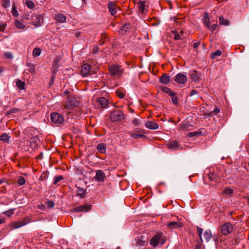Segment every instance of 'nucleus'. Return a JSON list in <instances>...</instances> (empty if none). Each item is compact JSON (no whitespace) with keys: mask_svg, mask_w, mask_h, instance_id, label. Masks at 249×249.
Returning <instances> with one entry per match:
<instances>
[{"mask_svg":"<svg viewBox=\"0 0 249 249\" xmlns=\"http://www.w3.org/2000/svg\"><path fill=\"white\" fill-rule=\"evenodd\" d=\"M79 102L78 98L75 97L74 95H69L67 100L63 105L64 108L66 110H71L77 106Z\"/></svg>","mask_w":249,"mask_h":249,"instance_id":"f257e3e1","label":"nucleus"},{"mask_svg":"<svg viewBox=\"0 0 249 249\" xmlns=\"http://www.w3.org/2000/svg\"><path fill=\"white\" fill-rule=\"evenodd\" d=\"M31 220L29 217H25L21 220L18 221H13L8 225L9 227L11 230L17 229L23 227L30 222Z\"/></svg>","mask_w":249,"mask_h":249,"instance_id":"f03ea898","label":"nucleus"},{"mask_svg":"<svg viewBox=\"0 0 249 249\" xmlns=\"http://www.w3.org/2000/svg\"><path fill=\"white\" fill-rule=\"evenodd\" d=\"M163 234L161 232L156 233L150 240V244L153 247H156L158 245H162L165 242V239L163 237Z\"/></svg>","mask_w":249,"mask_h":249,"instance_id":"7ed1b4c3","label":"nucleus"},{"mask_svg":"<svg viewBox=\"0 0 249 249\" xmlns=\"http://www.w3.org/2000/svg\"><path fill=\"white\" fill-rule=\"evenodd\" d=\"M220 232L223 235H227L233 231V226L230 222H226L220 226Z\"/></svg>","mask_w":249,"mask_h":249,"instance_id":"20e7f679","label":"nucleus"},{"mask_svg":"<svg viewBox=\"0 0 249 249\" xmlns=\"http://www.w3.org/2000/svg\"><path fill=\"white\" fill-rule=\"evenodd\" d=\"M124 118L123 112L120 110H113L110 115V118L112 121H120Z\"/></svg>","mask_w":249,"mask_h":249,"instance_id":"39448f33","label":"nucleus"},{"mask_svg":"<svg viewBox=\"0 0 249 249\" xmlns=\"http://www.w3.org/2000/svg\"><path fill=\"white\" fill-rule=\"evenodd\" d=\"M109 71L110 74L113 76H120L124 72V71L122 67L115 65L110 67Z\"/></svg>","mask_w":249,"mask_h":249,"instance_id":"423d86ee","label":"nucleus"},{"mask_svg":"<svg viewBox=\"0 0 249 249\" xmlns=\"http://www.w3.org/2000/svg\"><path fill=\"white\" fill-rule=\"evenodd\" d=\"M32 24L36 27H39L42 25L43 23V18L40 15H35L32 17Z\"/></svg>","mask_w":249,"mask_h":249,"instance_id":"0eeeda50","label":"nucleus"},{"mask_svg":"<svg viewBox=\"0 0 249 249\" xmlns=\"http://www.w3.org/2000/svg\"><path fill=\"white\" fill-rule=\"evenodd\" d=\"M51 120L55 124H61L64 121L63 117L57 112H53L51 114Z\"/></svg>","mask_w":249,"mask_h":249,"instance_id":"6e6552de","label":"nucleus"},{"mask_svg":"<svg viewBox=\"0 0 249 249\" xmlns=\"http://www.w3.org/2000/svg\"><path fill=\"white\" fill-rule=\"evenodd\" d=\"M174 80L178 84H184L187 80V78L186 76L181 73L177 74L174 77Z\"/></svg>","mask_w":249,"mask_h":249,"instance_id":"1a4fd4ad","label":"nucleus"},{"mask_svg":"<svg viewBox=\"0 0 249 249\" xmlns=\"http://www.w3.org/2000/svg\"><path fill=\"white\" fill-rule=\"evenodd\" d=\"M189 75L192 80L195 82H198L200 80L201 73L196 70L191 71Z\"/></svg>","mask_w":249,"mask_h":249,"instance_id":"9d476101","label":"nucleus"},{"mask_svg":"<svg viewBox=\"0 0 249 249\" xmlns=\"http://www.w3.org/2000/svg\"><path fill=\"white\" fill-rule=\"evenodd\" d=\"M144 131L143 130L137 129L135 130L134 133L130 132L131 137L138 139L140 138H143L144 137L143 133Z\"/></svg>","mask_w":249,"mask_h":249,"instance_id":"9b49d317","label":"nucleus"},{"mask_svg":"<svg viewBox=\"0 0 249 249\" xmlns=\"http://www.w3.org/2000/svg\"><path fill=\"white\" fill-rule=\"evenodd\" d=\"M54 18L58 22L61 23L65 22L67 19L66 17L64 14L57 13L55 14Z\"/></svg>","mask_w":249,"mask_h":249,"instance_id":"f8f14e48","label":"nucleus"},{"mask_svg":"<svg viewBox=\"0 0 249 249\" xmlns=\"http://www.w3.org/2000/svg\"><path fill=\"white\" fill-rule=\"evenodd\" d=\"M106 178V175L104 172L102 170H98L96 172L95 179L96 181L103 182Z\"/></svg>","mask_w":249,"mask_h":249,"instance_id":"ddd939ff","label":"nucleus"},{"mask_svg":"<svg viewBox=\"0 0 249 249\" xmlns=\"http://www.w3.org/2000/svg\"><path fill=\"white\" fill-rule=\"evenodd\" d=\"M167 226L169 229H175L181 227L182 224L179 221H172L167 223Z\"/></svg>","mask_w":249,"mask_h":249,"instance_id":"4468645a","label":"nucleus"},{"mask_svg":"<svg viewBox=\"0 0 249 249\" xmlns=\"http://www.w3.org/2000/svg\"><path fill=\"white\" fill-rule=\"evenodd\" d=\"M90 209V206L88 204H84L74 209L75 212H88Z\"/></svg>","mask_w":249,"mask_h":249,"instance_id":"2eb2a0df","label":"nucleus"},{"mask_svg":"<svg viewBox=\"0 0 249 249\" xmlns=\"http://www.w3.org/2000/svg\"><path fill=\"white\" fill-rule=\"evenodd\" d=\"M107 8L112 16H114L117 13L116 6L113 2H109L107 4Z\"/></svg>","mask_w":249,"mask_h":249,"instance_id":"dca6fc26","label":"nucleus"},{"mask_svg":"<svg viewBox=\"0 0 249 249\" xmlns=\"http://www.w3.org/2000/svg\"><path fill=\"white\" fill-rule=\"evenodd\" d=\"M90 72V66L88 64H84L82 65L81 73L83 76H87Z\"/></svg>","mask_w":249,"mask_h":249,"instance_id":"f3484780","label":"nucleus"},{"mask_svg":"<svg viewBox=\"0 0 249 249\" xmlns=\"http://www.w3.org/2000/svg\"><path fill=\"white\" fill-rule=\"evenodd\" d=\"M167 145L168 148L173 150H176L179 149V144L177 141H171L168 143Z\"/></svg>","mask_w":249,"mask_h":249,"instance_id":"a211bd4d","label":"nucleus"},{"mask_svg":"<svg viewBox=\"0 0 249 249\" xmlns=\"http://www.w3.org/2000/svg\"><path fill=\"white\" fill-rule=\"evenodd\" d=\"M145 126L149 129L155 130L159 128V125L151 121H147L145 123Z\"/></svg>","mask_w":249,"mask_h":249,"instance_id":"6ab92c4d","label":"nucleus"},{"mask_svg":"<svg viewBox=\"0 0 249 249\" xmlns=\"http://www.w3.org/2000/svg\"><path fill=\"white\" fill-rule=\"evenodd\" d=\"M170 81V76L167 74H163L160 78V81L163 84H167Z\"/></svg>","mask_w":249,"mask_h":249,"instance_id":"aec40b11","label":"nucleus"},{"mask_svg":"<svg viewBox=\"0 0 249 249\" xmlns=\"http://www.w3.org/2000/svg\"><path fill=\"white\" fill-rule=\"evenodd\" d=\"M97 149L101 153H105L106 151V144L103 143H99L97 146Z\"/></svg>","mask_w":249,"mask_h":249,"instance_id":"412c9836","label":"nucleus"},{"mask_svg":"<svg viewBox=\"0 0 249 249\" xmlns=\"http://www.w3.org/2000/svg\"><path fill=\"white\" fill-rule=\"evenodd\" d=\"M204 24L208 28H210V21L208 13H206L203 19Z\"/></svg>","mask_w":249,"mask_h":249,"instance_id":"4be33fe9","label":"nucleus"},{"mask_svg":"<svg viewBox=\"0 0 249 249\" xmlns=\"http://www.w3.org/2000/svg\"><path fill=\"white\" fill-rule=\"evenodd\" d=\"M77 195L78 196H80L81 198L84 197L85 196L86 190H85L83 188L77 187Z\"/></svg>","mask_w":249,"mask_h":249,"instance_id":"5701e85b","label":"nucleus"},{"mask_svg":"<svg viewBox=\"0 0 249 249\" xmlns=\"http://www.w3.org/2000/svg\"><path fill=\"white\" fill-rule=\"evenodd\" d=\"M203 236L207 242L209 241L212 237L211 231L209 230L206 231L204 233Z\"/></svg>","mask_w":249,"mask_h":249,"instance_id":"b1692460","label":"nucleus"},{"mask_svg":"<svg viewBox=\"0 0 249 249\" xmlns=\"http://www.w3.org/2000/svg\"><path fill=\"white\" fill-rule=\"evenodd\" d=\"M145 2L144 1H140L138 3L139 10L142 14L145 12Z\"/></svg>","mask_w":249,"mask_h":249,"instance_id":"393cba45","label":"nucleus"},{"mask_svg":"<svg viewBox=\"0 0 249 249\" xmlns=\"http://www.w3.org/2000/svg\"><path fill=\"white\" fill-rule=\"evenodd\" d=\"M161 89L163 92L167 93L169 96L174 95V92L168 87H161Z\"/></svg>","mask_w":249,"mask_h":249,"instance_id":"a878e982","label":"nucleus"},{"mask_svg":"<svg viewBox=\"0 0 249 249\" xmlns=\"http://www.w3.org/2000/svg\"><path fill=\"white\" fill-rule=\"evenodd\" d=\"M16 85L17 87L21 90L24 89L25 88V83L20 79L17 80Z\"/></svg>","mask_w":249,"mask_h":249,"instance_id":"bb28decb","label":"nucleus"},{"mask_svg":"<svg viewBox=\"0 0 249 249\" xmlns=\"http://www.w3.org/2000/svg\"><path fill=\"white\" fill-rule=\"evenodd\" d=\"M98 102L101 104L103 107H105L107 104V100L103 97L99 98L98 99Z\"/></svg>","mask_w":249,"mask_h":249,"instance_id":"cd10ccee","label":"nucleus"},{"mask_svg":"<svg viewBox=\"0 0 249 249\" xmlns=\"http://www.w3.org/2000/svg\"><path fill=\"white\" fill-rule=\"evenodd\" d=\"M10 137L6 133H4L0 136V141L4 142L7 143L9 142Z\"/></svg>","mask_w":249,"mask_h":249,"instance_id":"c85d7f7f","label":"nucleus"},{"mask_svg":"<svg viewBox=\"0 0 249 249\" xmlns=\"http://www.w3.org/2000/svg\"><path fill=\"white\" fill-rule=\"evenodd\" d=\"M219 23L221 25L228 26L230 24V21L226 19H225L223 17H220L219 18Z\"/></svg>","mask_w":249,"mask_h":249,"instance_id":"c756f323","label":"nucleus"},{"mask_svg":"<svg viewBox=\"0 0 249 249\" xmlns=\"http://www.w3.org/2000/svg\"><path fill=\"white\" fill-rule=\"evenodd\" d=\"M15 24L16 27L19 29H24L26 27L24 24H23L21 22L17 19L15 20Z\"/></svg>","mask_w":249,"mask_h":249,"instance_id":"7c9ffc66","label":"nucleus"},{"mask_svg":"<svg viewBox=\"0 0 249 249\" xmlns=\"http://www.w3.org/2000/svg\"><path fill=\"white\" fill-rule=\"evenodd\" d=\"M234 191L232 189L230 188L226 187L223 191V194L226 195H232Z\"/></svg>","mask_w":249,"mask_h":249,"instance_id":"2f4dec72","label":"nucleus"},{"mask_svg":"<svg viewBox=\"0 0 249 249\" xmlns=\"http://www.w3.org/2000/svg\"><path fill=\"white\" fill-rule=\"evenodd\" d=\"M41 51V49L38 48H35L33 52V55L34 57H37L40 55Z\"/></svg>","mask_w":249,"mask_h":249,"instance_id":"473e14b6","label":"nucleus"},{"mask_svg":"<svg viewBox=\"0 0 249 249\" xmlns=\"http://www.w3.org/2000/svg\"><path fill=\"white\" fill-rule=\"evenodd\" d=\"M130 24H125L121 27V30L122 32V33H126L130 28Z\"/></svg>","mask_w":249,"mask_h":249,"instance_id":"72a5a7b5","label":"nucleus"},{"mask_svg":"<svg viewBox=\"0 0 249 249\" xmlns=\"http://www.w3.org/2000/svg\"><path fill=\"white\" fill-rule=\"evenodd\" d=\"M171 97L172 103L174 105H177L178 104V98L176 96V93L174 92V95L170 96Z\"/></svg>","mask_w":249,"mask_h":249,"instance_id":"f704fd0d","label":"nucleus"},{"mask_svg":"<svg viewBox=\"0 0 249 249\" xmlns=\"http://www.w3.org/2000/svg\"><path fill=\"white\" fill-rule=\"evenodd\" d=\"M142 238L143 236H142L141 237H138L137 239V243L139 245L141 246H144L146 244L145 241L142 240Z\"/></svg>","mask_w":249,"mask_h":249,"instance_id":"c9c22d12","label":"nucleus"},{"mask_svg":"<svg viewBox=\"0 0 249 249\" xmlns=\"http://www.w3.org/2000/svg\"><path fill=\"white\" fill-rule=\"evenodd\" d=\"M222 54V52L220 50H216L215 52L213 53L211 55L212 59H215V57L217 56H220Z\"/></svg>","mask_w":249,"mask_h":249,"instance_id":"e433bc0d","label":"nucleus"},{"mask_svg":"<svg viewBox=\"0 0 249 249\" xmlns=\"http://www.w3.org/2000/svg\"><path fill=\"white\" fill-rule=\"evenodd\" d=\"M25 183V179L23 177H20L18 180V183L19 186L24 184Z\"/></svg>","mask_w":249,"mask_h":249,"instance_id":"4c0bfd02","label":"nucleus"},{"mask_svg":"<svg viewBox=\"0 0 249 249\" xmlns=\"http://www.w3.org/2000/svg\"><path fill=\"white\" fill-rule=\"evenodd\" d=\"M63 179V177L62 176H59L55 177L54 178V181L53 184H57V183L60 180H62Z\"/></svg>","mask_w":249,"mask_h":249,"instance_id":"58836bf2","label":"nucleus"},{"mask_svg":"<svg viewBox=\"0 0 249 249\" xmlns=\"http://www.w3.org/2000/svg\"><path fill=\"white\" fill-rule=\"evenodd\" d=\"M12 14L13 16L15 17H17L18 16V12L17 10V9L15 5H13L12 9Z\"/></svg>","mask_w":249,"mask_h":249,"instance_id":"ea45409f","label":"nucleus"},{"mask_svg":"<svg viewBox=\"0 0 249 249\" xmlns=\"http://www.w3.org/2000/svg\"><path fill=\"white\" fill-rule=\"evenodd\" d=\"M197 232H198L199 237L200 239V242H202L203 240H202V234L203 230V229H202V228H201L200 227H197Z\"/></svg>","mask_w":249,"mask_h":249,"instance_id":"a19ab883","label":"nucleus"},{"mask_svg":"<svg viewBox=\"0 0 249 249\" xmlns=\"http://www.w3.org/2000/svg\"><path fill=\"white\" fill-rule=\"evenodd\" d=\"M14 209H10L9 210L4 212L3 213H4L8 217H10L14 214Z\"/></svg>","mask_w":249,"mask_h":249,"instance_id":"79ce46f5","label":"nucleus"},{"mask_svg":"<svg viewBox=\"0 0 249 249\" xmlns=\"http://www.w3.org/2000/svg\"><path fill=\"white\" fill-rule=\"evenodd\" d=\"M48 174L47 173H43L40 176L39 179L41 181L45 180L48 178Z\"/></svg>","mask_w":249,"mask_h":249,"instance_id":"37998d69","label":"nucleus"},{"mask_svg":"<svg viewBox=\"0 0 249 249\" xmlns=\"http://www.w3.org/2000/svg\"><path fill=\"white\" fill-rule=\"evenodd\" d=\"M26 5L30 9L33 8L35 4L32 1L27 0L26 1Z\"/></svg>","mask_w":249,"mask_h":249,"instance_id":"c03bdc74","label":"nucleus"},{"mask_svg":"<svg viewBox=\"0 0 249 249\" xmlns=\"http://www.w3.org/2000/svg\"><path fill=\"white\" fill-rule=\"evenodd\" d=\"M220 112V109L218 107H215L213 111L210 113V116H212L214 114H216Z\"/></svg>","mask_w":249,"mask_h":249,"instance_id":"a18cd8bd","label":"nucleus"},{"mask_svg":"<svg viewBox=\"0 0 249 249\" xmlns=\"http://www.w3.org/2000/svg\"><path fill=\"white\" fill-rule=\"evenodd\" d=\"M133 124L135 125L138 126L140 125L141 121L140 120H139L137 118H135L133 120Z\"/></svg>","mask_w":249,"mask_h":249,"instance_id":"49530a36","label":"nucleus"},{"mask_svg":"<svg viewBox=\"0 0 249 249\" xmlns=\"http://www.w3.org/2000/svg\"><path fill=\"white\" fill-rule=\"evenodd\" d=\"M116 92L117 96H119L120 98L122 99L124 97L125 94L123 92L119 90H116Z\"/></svg>","mask_w":249,"mask_h":249,"instance_id":"de8ad7c7","label":"nucleus"},{"mask_svg":"<svg viewBox=\"0 0 249 249\" xmlns=\"http://www.w3.org/2000/svg\"><path fill=\"white\" fill-rule=\"evenodd\" d=\"M2 5L5 8L8 7L10 5V0H3Z\"/></svg>","mask_w":249,"mask_h":249,"instance_id":"09e8293b","label":"nucleus"},{"mask_svg":"<svg viewBox=\"0 0 249 249\" xmlns=\"http://www.w3.org/2000/svg\"><path fill=\"white\" fill-rule=\"evenodd\" d=\"M27 66L29 67V68H30V71L31 72H34L35 71V69H34V65L33 64H27Z\"/></svg>","mask_w":249,"mask_h":249,"instance_id":"8fccbe9b","label":"nucleus"},{"mask_svg":"<svg viewBox=\"0 0 249 249\" xmlns=\"http://www.w3.org/2000/svg\"><path fill=\"white\" fill-rule=\"evenodd\" d=\"M47 205L49 208H53L54 206V203L53 201H48L47 202Z\"/></svg>","mask_w":249,"mask_h":249,"instance_id":"3c124183","label":"nucleus"},{"mask_svg":"<svg viewBox=\"0 0 249 249\" xmlns=\"http://www.w3.org/2000/svg\"><path fill=\"white\" fill-rule=\"evenodd\" d=\"M4 56L8 59H11L13 57V55L11 53L9 52H6L4 54Z\"/></svg>","mask_w":249,"mask_h":249,"instance_id":"603ef678","label":"nucleus"},{"mask_svg":"<svg viewBox=\"0 0 249 249\" xmlns=\"http://www.w3.org/2000/svg\"><path fill=\"white\" fill-rule=\"evenodd\" d=\"M208 176H209V179L211 180L214 181L216 179L215 175L213 173H211V174H209Z\"/></svg>","mask_w":249,"mask_h":249,"instance_id":"864d4df0","label":"nucleus"},{"mask_svg":"<svg viewBox=\"0 0 249 249\" xmlns=\"http://www.w3.org/2000/svg\"><path fill=\"white\" fill-rule=\"evenodd\" d=\"M217 26V24H213L212 25L210 26V28L209 29H210L211 31L213 32L215 30Z\"/></svg>","mask_w":249,"mask_h":249,"instance_id":"5fc2aeb1","label":"nucleus"},{"mask_svg":"<svg viewBox=\"0 0 249 249\" xmlns=\"http://www.w3.org/2000/svg\"><path fill=\"white\" fill-rule=\"evenodd\" d=\"M181 38L180 37V35L177 33V32H175V36H174V39L175 40H179Z\"/></svg>","mask_w":249,"mask_h":249,"instance_id":"6e6d98bb","label":"nucleus"},{"mask_svg":"<svg viewBox=\"0 0 249 249\" xmlns=\"http://www.w3.org/2000/svg\"><path fill=\"white\" fill-rule=\"evenodd\" d=\"M198 94V92L196 90H195V89H193L190 94V96H193L195 95H196Z\"/></svg>","mask_w":249,"mask_h":249,"instance_id":"4d7b16f0","label":"nucleus"},{"mask_svg":"<svg viewBox=\"0 0 249 249\" xmlns=\"http://www.w3.org/2000/svg\"><path fill=\"white\" fill-rule=\"evenodd\" d=\"M6 28V26L4 24H0V31H3Z\"/></svg>","mask_w":249,"mask_h":249,"instance_id":"13d9d810","label":"nucleus"},{"mask_svg":"<svg viewBox=\"0 0 249 249\" xmlns=\"http://www.w3.org/2000/svg\"><path fill=\"white\" fill-rule=\"evenodd\" d=\"M98 52V47L96 46H94L93 48V53H96Z\"/></svg>","mask_w":249,"mask_h":249,"instance_id":"bf43d9fd","label":"nucleus"},{"mask_svg":"<svg viewBox=\"0 0 249 249\" xmlns=\"http://www.w3.org/2000/svg\"><path fill=\"white\" fill-rule=\"evenodd\" d=\"M200 42H196V43H195L194 44H193V47L195 49H196L198 46L199 45H200Z\"/></svg>","mask_w":249,"mask_h":249,"instance_id":"052dcab7","label":"nucleus"},{"mask_svg":"<svg viewBox=\"0 0 249 249\" xmlns=\"http://www.w3.org/2000/svg\"><path fill=\"white\" fill-rule=\"evenodd\" d=\"M200 243H197V244L196 246L195 249H201Z\"/></svg>","mask_w":249,"mask_h":249,"instance_id":"680f3d73","label":"nucleus"},{"mask_svg":"<svg viewBox=\"0 0 249 249\" xmlns=\"http://www.w3.org/2000/svg\"><path fill=\"white\" fill-rule=\"evenodd\" d=\"M187 124H183L181 125V128L182 129H185L187 128Z\"/></svg>","mask_w":249,"mask_h":249,"instance_id":"e2e57ef3","label":"nucleus"},{"mask_svg":"<svg viewBox=\"0 0 249 249\" xmlns=\"http://www.w3.org/2000/svg\"><path fill=\"white\" fill-rule=\"evenodd\" d=\"M197 133L196 132H192V133H189V136L190 137H194L195 136H196V135Z\"/></svg>","mask_w":249,"mask_h":249,"instance_id":"0e129e2a","label":"nucleus"},{"mask_svg":"<svg viewBox=\"0 0 249 249\" xmlns=\"http://www.w3.org/2000/svg\"><path fill=\"white\" fill-rule=\"evenodd\" d=\"M5 221V219L3 218H1L0 219V225L2 224Z\"/></svg>","mask_w":249,"mask_h":249,"instance_id":"69168bd1","label":"nucleus"},{"mask_svg":"<svg viewBox=\"0 0 249 249\" xmlns=\"http://www.w3.org/2000/svg\"><path fill=\"white\" fill-rule=\"evenodd\" d=\"M53 81H54V78H53V77H52L51 79L50 82V84H53Z\"/></svg>","mask_w":249,"mask_h":249,"instance_id":"338daca9","label":"nucleus"},{"mask_svg":"<svg viewBox=\"0 0 249 249\" xmlns=\"http://www.w3.org/2000/svg\"><path fill=\"white\" fill-rule=\"evenodd\" d=\"M247 202H248V204L249 205V197H248L247 198Z\"/></svg>","mask_w":249,"mask_h":249,"instance_id":"774afa93","label":"nucleus"}]
</instances>
